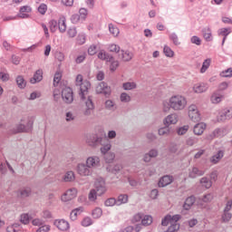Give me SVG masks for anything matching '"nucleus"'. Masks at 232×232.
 Instances as JSON below:
<instances>
[{
    "label": "nucleus",
    "instance_id": "nucleus-32",
    "mask_svg": "<svg viewBox=\"0 0 232 232\" xmlns=\"http://www.w3.org/2000/svg\"><path fill=\"white\" fill-rule=\"evenodd\" d=\"M200 184L201 186H203V188H206V189H209V188H211V186H213V182L209 179H208V178H202L200 179Z\"/></svg>",
    "mask_w": 232,
    "mask_h": 232
},
{
    "label": "nucleus",
    "instance_id": "nucleus-59",
    "mask_svg": "<svg viewBox=\"0 0 232 232\" xmlns=\"http://www.w3.org/2000/svg\"><path fill=\"white\" fill-rule=\"evenodd\" d=\"M105 108L107 110H115V102H113V101H111V100L106 101Z\"/></svg>",
    "mask_w": 232,
    "mask_h": 232
},
{
    "label": "nucleus",
    "instance_id": "nucleus-53",
    "mask_svg": "<svg viewBox=\"0 0 232 232\" xmlns=\"http://www.w3.org/2000/svg\"><path fill=\"white\" fill-rule=\"evenodd\" d=\"M48 11V5H46V4H41L38 7V12L39 14H41L42 15H44V14H46V12Z\"/></svg>",
    "mask_w": 232,
    "mask_h": 232
},
{
    "label": "nucleus",
    "instance_id": "nucleus-52",
    "mask_svg": "<svg viewBox=\"0 0 232 232\" xmlns=\"http://www.w3.org/2000/svg\"><path fill=\"white\" fill-rule=\"evenodd\" d=\"M20 221L24 225L30 224V216H28V214H22L20 217Z\"/></svg>",
    "mask_w": 232,
    "mask_h": 232
},
{
    "label": "nucleus",
    "instance_id": "nucleus-33",
    "mask_svg": "<svg viewBox=\"0 0 232 232\" xmlns=\"http://www.w3.org/2000/svg\"><path fill=\"white\" fill-rule=\"evenodd\" d=\"M16 83L18 88H26V81L24 80V77L23 76H17L16 77Z\"/></svg>",
    "mask_w": 232,
    "mask_h": 232
},
{
    "label": "nucleus",
    "instance_id": "nucleus-1",
    "mask_svg": "<svg viewBox=\"0 0 232 232\" xmlns=\"http://www.w3.org/2000/svg\"><path fill=\"white\" fill-rule=\"evenodd\" d=\"M76 86H80L79 96L82 101L84 102L83 115H92L93 113L94 106L92 97L88 93L91 84L88 81H83L82 75L78 74L76 76Z\"/></svg>",
    "mask_w": 232,
    "mask_h": 232
},
{
    "label": "nucleus",
    "instance_id": "nucleus-64",
    "mask_svg": "<svg viewBox=\"0 0 232 232\" xmlns=\"http://www.w3.org/2000/svg\"><path fill=\"white\" fill-rule=\"evenodd\" d=\"M88 53L90 55H95V53H97V46L96 45H91L88 48Z\"/></svg>",
    "mask_w": 232,
    "mask_h": 232
},
{
    "label": "nucleus",
    "instance_id": "nucleus-48",
    "mask_svg": "<svg viewBox=\"0 0 232 232\" xmlns=\"http://www.w3.org/2000/svg\"><path fill=\"white\" fill-rule=\"evenodd\" d=\"M61 79H63V74L60 72H55L54 78H53V85L57 86V84L61 82Z\"/></svg>",
    "mask_w": 232,
    "mask_h": 232
},
{
    "label": "nucleus",
    "instance_id": "nucleus-14",
    "mask_svg": "<svg viewBox=\"0 0 232 232\" xmlns=\"http://www.w3.org/2000/svg\"><path fill=\"white\" fill-rule=\"evenodd\" d=\"M119 57L124 63H130L133 59V53L130 51L121 50L119 53Z\"/></svg>",
    "mask_w": 232,
    "mask_h": 232
},
{
    "label": "nucleus",
    "instance_id": "nucleus-63",
    "mask_svg": "<svg viewBox=\"0 0 232 232\" xmlns=\"http://www.w3.org/2000/svg\"><path fill=\"white\" fill-rule=\"evenodd\" d=\"M51 229L50 225H44L42 227H40L36 232H49Z\"/></svg>",
    "mask_w": 232,
    "mask_h": 232
},
{
    "label": "nucleus",
    "instance_id": "nucleus-45",
    "mask_svg": "<svg viewBox=\"0 0 232 232\" xmlns=\"http://www.w3.org/2000/svg\"><path fill=\"white\" fill-rule=\"evenodd\" d=\"M109 32H111V34L114 35V37H117V35H119L120 34L119 28L111 24H109Z\"/></svg>",
    "mask_w": 232,
    "mask_h": 232
},
{
    "label": "nucleus",
    "instance_id": "nucleus-20",
    "mask_svg": "<svg viewBox=\"0 0 232 232\" xmlns=\"http://www.w3.org/2000/svg\"><path fill=\"white\" fill-rule=\"evenodd\" d=\"M204 175V171L198 169L197 167H193L188 170V177L190 179H197V177H202Z\"/></svg>",
    "mask_w": 232,
    "mask_h": 232
},
{
    "label": "nucleus",
    "instance_id": "nucleus-23",
    "mask_svg": "<svg viewBox=\"0 0 232 232\" xmlns=\"http://www.w3.org/2000/svg\"><path fill=\"white\" fill-rule=\"evenodd\" d=\"M224 99V95L218 92H214L210 98L212 104H218L219 102H222V100Z\"/></svg>",
    "mask_w": 232,
    "mask_h": 232
},
{
    "label": "nucleus",
    "instance_id": "nucleus-38",
    "mask_svg": "<svg viewBox=\"0 0 232 232\" xmlns=\"http://www.w3.org/2000/svg\"><path fill=\"white\" fill-rule=\"evenodd\" d=\"M32 190L30 188H23L18 191V197L24 198V197H30Z\"/></svg>",
    "mask_w": 232,
    "mask_h": 232
},
{
    "label": "nucleus",
    "instance_id": "nucleus-16",
    "mask_svg": "<svg viewBox=\"0 0 232 232\" xmlns=\"http://www.w3.org/2000/svg\"><path fill=\"white\" fill-rule=\"evenodd\" d=\"M96 142H99L100 144H104V142H107V144L101 149V151L103 153V155H106V153L111 150V145L110 144V140H108L107 138L98 139Z\"/></svg>",
    "mask_w": 232,
    "mask_h": 232
},
{
    "label": "nucleus",
    "instance_id": "nucleus-58",
    "mask_svg": "<svg viewBox=\"0 0 232 232\" xmlns=\"http://www.w3.org/2000/svg\"><path fill=\"white\" fill-rule=\"evenodd\" d=\"M142 217L143 216L140 213L134 215L131 218L132 224H137V222H140V220H142Z\"/></svg>",
    "mask_w": 232,
    "mask_h": 232
},
{
    "label": "nucleus",
    "instance_id": "nucleus-13",
    "mask_svg": "<svg viewBox=\"0 0 232 232\" xmlns=\"http://www.w3.org/2000/svg\"><path fill=\"white\" fill-rule=\"evenodd\" d=\"M18 16L21 19H28L30 17L29 14H32V7L30 5H24L20 8Z\"/></svg>",
    "mask_w": 232,
    "mask_h": 232
},
{
    "label": "nucleus",
    "instance_id": "nucleus-50",
    "mask_svg": "<svg viewBox=\"0 0 232 232\" xmlns=\"http://www.w3.org/2000/svg\"><path fill=\"white\" fill-rule=\"evenodd\" d=\"M92 224H93L92 218L87 217L82 220V226H83V227H88L89 226H92Z\"/></svg>",
    "mask_w": 232,
    "mask_h": 232
},
{
    "label": "nucleus",
    "instance_id": "nucleus-24",
    "mask_svg": "<svg viewBox=\"0 0 232 232\" xmlns=\"http://www.w3.org/2000/svg\"><path fill=\"white\" fill-rule=\"evenodd\" d=\"M195 204V197H189L185 200L183 205L184 209H191V206Z\"/></svg>",
    "mask_w": 232,
    "mask_h": 232
},
{
    "label": "nucleus",
    "instance_id": "nucleus-41",
    "mask_svg": "<svg viewBox=\"0 0 232 232\" xmlns=\"http://www.w3.org/2000/svg\"><path fill=\"white\" fill-rule=\"evenodd\" d=\"M76 118H77V116L72 111H67L65 113V121L67 122H72V121H75Z\"/></svg>",
    "mask_w": 232,
    "mask_h": 232
},
{
    "label": "nucleus",
    "instance_id": "nucleus-10",
    "mask_svg": "<svg viewBox=\"0 0 232 232\" xmlns=\"http://www.w3.org/2000/svg\"><path fill=\"white\" fill-rule=\"evenodd\" d=\"M75 197H77V188H70L62 196V200L63 202H70Z\"/></svg>",
    "mask_w": 232,
    "mask_h": 232
},
{
    "label": "nucleus",
    "instance_id": "nucleus-27",
    "mask_svg": "<svg viewBox=\"0 0 232 232\" xmlns=\"http://www.w3.org/2000/svg\"><path fill=\"white\" fill-rule=\"evenodd\" d=\"M211 200H213V195L207 194L199 199V204L200 206H204V204H208V202H211Z\"/></svg>",
    "mask_w": 232,
    "mask_h": 232
},
{
    "label": "nucleus",
    "instance_id": "nucleus-6",
    "mask_svg": "<svg viewBox=\"0 0 232 232\" xmlns=\"http://www.w3.org/2000/svg\"><path fill=\"white\" fill-rule=\"evenodd\" d=\"M96 92L102 93L108 97L111 94V88L108 86V83L102 82L96 86Z\"/></svg>",
    "mask_w": 232,
    "mask_h": 232
},
{
    "label": "nucleus",
    "instance_id": "nucleus-61",
    "mask_svg": "<svg viewBox=\"0 0 232 232\" xmlns=\"http://www.w3.org/2000/svg\"><path fill=\"white\" fill-rule=\"evenodd\" d=\"M67 34L69 35V37L73 38L75 37V35H77V29L75 27H71L68 31H67Z\"/></svg>",
    "mask_w": 232,
    "mask_h": 232
},
{
    "label": "nucleus",
    "instance_id": "nucleus-44",
    "mask_svg": "<svg viewBox=\"0 0 232 232\" xmlns=\"http://www.w3.org/2000/svg\"><path fill=\"white\" fill-rule=\"evenodd\" d=\"M116 202L118 206H121V204H126V202H128V195L126 194L120 195Z\"/></svg>",
    "mask_w": 232,
    "mask_h": 232
},
{
    "label": "nucleus",
    "instance_id": "nucleus-19",
    "mask_svg": "<svg viewBox=\"0 0 232 232\" xmlns=\"http://www.w3.org/2000/svg\"><path fill=\"white\" fill-rule=\"evenodd\" d=\"M58 30L60 34H64L66 32V17L65 16H60L58 19Z\"/></svg>",
    "mask_w": 232,
    "mask_h": 232
},
{
    "label": "nucleus",
    "instance_id": "nucleus-62",
    "mask_svg": "<svg viewBox=\"0 0 232 232\" xmlns=\"http://www.w3.org/2000/svg\"><path fill=\"white\" fill-rule=\"evenodd\" d=\"M104 159H105L106 162L110 163L113 160V159H115V154L114 153H107V154H105Z\"/></svg>",
    "mask_w": 232,
    "mask_h": 232
},
{
    "label": "nucleus",
    "instance_id": "nucleus-4",
    "mask_svg": "<svg viewBox=\"0 0 232 232\" xmlns=\"http://www.w3.org/2000/svg\"><path fill=\"white\" fill-rule=\"evenodd\" d=\"M62 99L66 104H72L73 102V91L70 87H65L62 91Z\"/></svg>",
    "mask_w": 232,
    "mask_h": 232
},
{
    "label": "nucleus",
    "instance_id": "nucleus-25",
    "mask_svg": "<svg viewBox=\"0 0 232 232\" xmlns=\"http://www.w3.org/2000/svg\"><path fill=\"white\" fill-rule=\"evenodd\" d=\"M63 180L64 182H73L75 180V173L72 170L67 171L63 177Z\"/></svg>",
    "mask_w": 232,
    "mask_h": 232
},
{
    "label": "nucleus",
    "instance_id": "nucleus-5",
    "mask_svg": "<svg viewBox=\"0 0 232 232\" xmlns=\"http://www.w3.org/2000/svg\"><path fill=\"white\" fill-rule=\"evenodd\" d=\"M94 187L98 197H102V195H104V193L107 191L106 181H104L102 179H97L95 181Z\"/></svg>",
    "mask_w": 232,
    "mask_h": 232
},
{
    "label": "nucleus",
    "instance_id": "nucleus-18",
    "mask_svg": "<svg viewBox=\"0 0 232 232\" xmlns=\"http://www.w3.org/2000/svg\"><path fill=\"white\" fill-rule=\"evenodd\" d=\"M173 182V177L171 176H163L159 181L160 188H166V186H169Z\"/></svg>",
    "mask_w": 232,
    "mask_h": 232
},
{
    "label": "nucleus",
    "instance_id": "nucleus-54",
    "mask_svg": "<svg viewBox=\"0 0 232 232\" xmlns=\"http://www.w3.org/2000/svg\"><path fill=\"white\" fill-rule=\"evenodd\" d=\"M115 204H117V199H115L114 198H108L105 201V206L107 208H111V207L115 206Z\"/></svg>",
    "mask_w": 232,
    "mask_h": 232
},
{
    "label": "nucleus",
    "instance_id": "nucleus-56",
    "mask_svg": "<svg viewBox=\"0 0 232 232\" xmlns=\"http://www.w3.org/2000/svg\"><path fill=\"white\" fill-rule=\"evenodd\" d=\"M121 102H130V101H131V97L130 94L123 92L121 94Z\"/></svg>",
    "mask_w": 232,
    "mask_h": 232
},
{
    "label": "nucleus",
    "instance_id": "nucleus-26",
    "mask_svg": "<svg viewBox=\"0 0 232 232\" xmlns=\"http://www.w3.org/2000/svg\"><path fill=\"white\" fill-rule=\"evenodd\" d=\"M222 157H224V152L222 150H219L210 159V161L212 162V164H218V162H220Z\"/></svg>",
    "mask_w": 232,
    "mask_h": 232
},
{
    "label": "nucleus",
    "instance_id": "nucleus-30",
    "mask_svg": "<svg viewBox=\"0 0 232 232\" xmlns=\"http://www.w3.org/2000/svg\"><path fill=\"white\" fill-rule=\"evenodd\" d=\"M122 88L126 91L135 90V88H137V83L135 82H127L122 84Z\"/></svg>",
    "mask_w": 232,
    "mask_h": 232
},
{
    "label": "nucleus",
    "instance_id": "nucleus-34",
    "mask_svg": "<svg viewBox=\"0 0 232 232\" xmlns=\"http://www.w3.org/2000/svg\"><path fill=\"white\" fill-rule=\"evenodd\" d=\"M189 131V125H183L177 129L178 135H186Z\"/></svg>",
    "mask_w": 232,
    "mask_h": 232
},
{
    "label": "nucleus",
    "instance_id": "nucleus-36",
    "mask_svg": "<svg viewBox=\"0 0 232 232\" xmlns=\"http://www.w3.org/2000/svg\"><path fill=\"white\" fill-rule=\"evenodd\" d=\"M49 28L53 34H55V32H57V28H59L57 20H51L49 22Z\"/></svg>",
    "mask_w": 232,
    "mask_h": 232
},
{
    "label": "nucleus",
    "instance_id": "nucleus-37",
    "mask_svg": "<svg viewBox=\"0 0 232 232\" xmlns=\"http://www.w3.org/2000/svg\"><path fill=\"white\" fill-rule=\"evenodd\" d=\"M227 133V130L224 128L217 129L213 131L214 137H224Z\"/></svg>",
    "mask_w": 232,
    "mask_h": 232
},
{
    "label": "nucleus",
    "instance_id": "nucleus-55",
    "mask_svg": "<svg viewBox=\"0 0 232 232\" xmlns=\"http://www.w3.org/2000/svg\"><path fill=\"white\" fill-rule=\"evenodd\" d=\"M220 77H232V68H228L223 72H220Z\"/></svg>",
    "mask_w": 232,
    "mask_h": 232
},
{
    "label": "nucleus",
    "instance_id": "nucleus-35",
    "mask_svg": "<svg viewBox=\"0 0 232 232\" xmlns=\"http://www.w3.org/2000/svg\"><path fill=\"white\" fill-rule=\"evenodd\" d=\"M157 155H158L157 150H152L150 151L149 154H146V155L144 156L143 160H144L145 162H150V159H153V157H157Z\"/></svg>",
    "mask_w": 232,
    "mask_h": 232
},
{
    "label": "nucleus",
    "instance_id": "nucleus-7",
    "mask_svg": "<svg viewBox=\"0 0 232 232\" xmlns=\"http://www.w3.org/2000/svg\"><path fill=\"white\" fill-rule=\"evenodd\" d=\"M188 117L194 122L200 121V112H198V108H197L196 105H190L188 107Z\"/></svg>",
    "mask_w": 232,
    "mask_h": 232
},
{
    "label": "nucleus",
    "instance_id": "nucleus-15",
    "mask_svg": "<svg viewBox=\"0 0 232 232\" xmlns=\"http://www.w3.org/2000/svg\"><path fill=\"white\" fill-rule=\"evenodd\" d=\"M208 83L200 82V83H196L193 86V92L194 93H204L208 92Z\"/></svg>",
    "mask_w": 232,
    "mask_h": 232
},
{
    "label": "nucleus",
    "instance_id": "nucleus-31",
    "mask_svg": "<svg viewBox=\"0 0 232 232\" xmlns=\"http://www.w3.org/2000/svg\"><path fill=\"white\" fill-rule=\"evenodd\" d=\"M229 34H231V31L227 28H221L218 30V35H222L223 38V44L224 43H226V39L227 37V35H229Z\"/></svg>",
    "mask_w": 232,
    "mask_h": 232
},
{
    "label": "nucleus",
    "instance_id": "nucleus-51",
    "mask_svg": "<svg viewBox=\"0 0 232 232\" xmlns=\"http://www.w3.org/2000/svg\"><path fill=\"white\" fill-rule=\"evenodd\" d=\"M76 43L79 45H82L84 44V43H86V35L84 34H79L76 38Z\"/></svg>",
    "mask_w": 232,
    "mask_h": 232
},
{
    "label": "nucleus",
    "instance_id": "nucleus-43",
    "mask_svg": "<svg viewBox=\"0 0 232 232\" xmlns=\"http://www.w3.org/2000/svg\"><path fill=\"white\" fill-rule=\"evenodd\" d=\"M92 216L93 218H101L102 217V208H96L92 210Z\"/></svg>",
    "mask_w": 232,
    "mask_h": 232
},
{
    "label": "nucleus",
    "instance_id": "nucleus-12",
    "mask_svg": "<svg viewBox=\"0 0 232 232\" xmlns=\"http://www.w3.org/2000/svg\"><path fill=\"white\" fill-rule=\"evenodd\" d=\"M54 226L59 231H68V229H70V223L64 219L54 220Z\"/></svg>",
    "mask_w": 232,
    "mask_h": 232
},
{
    "label": "nucleus",
    "instance_id": "nucleus-3",
    "mask_svg": "<svg viewBox=\"0 0 232 232\" xmlns=\"http://www.w3.org/2000/svg\"><path fill=\"white\" fill-rule=\"evenodd\" d=\"M229 119H232V108L223 109L222 111H218V122H224V121H229Z\"/></svg>",
    "mask_w": 232,
    "mask_h": 232
},
{
    "label": "nucleus",
    "instance_id": "nucleus-42",
    "mask_svg": "<svg viewBox=\"0 0 232 232\" xmlns=\"http://www.w3.org/2000/svg\"><path fill=\"white\" fill-rule=\"evenodd\" d=\"M203 37L208 42L212 41L211 29L210 28H206V29L203 30Z\"/></svg>",
    "mask_w": 232,
    "mask_h": 232
},
{
    "label": "nucleus",
    "instance_id": "nucleus-28",
    "mask_svg": "<svg viewBox=\"0 0 232 232\" xmlns=\"http://www.w3.org/2000/svg\"><path fill=\"white\" fill-rule=\"evenodd\" d=\"M142 226H151L153 224V218L150 215L141 218Z\"/></svg>",
    "mask_w": 232,
    "mask_h": 232
},
{
    "label": "nucleus",
    "instance_id": "nucleus-39",
    "mask_svg": "<svg viewBox=\"0 0 232 232\" xmlns=\"http://www.w3.org/2000/svg\"><path fill=\"white\" fill-rule=\"evenodd\" d=\"M82 211H83L82 208H78L73 209L71 212L72 220H76L77 219V215H81Z\"/></svg>",
    "mask_w": 232,
    "mask_h": 232
},
{
    "label": "nucleus",
    "instance_id": "nucleus-21",
    "mask_svg": "<svg viewBox=\"0 0 232 232\" xmlns=\"http://www.w3.org/2000/svg\"><path fill=\"white\" fill-rule=\"evenodd\" d=\"M43 81V70L39 69L35 72L34 77L30 80L32 84H35V82H41Z\"/></svg>",
    "mask_w": 232,
    "mask_h": 232
},
{
    "label": "nucleus",
    "instance_id": "nucleus-17",
    "mask_svg": "<svg viewBox=\"0 0 232 232\" xmlns=\"http://www.w3.org/2000/svg\"><path fill=\"white\" fill-rule=\"evenodd\" d=\"M207 125L204 122H199L194 126L193 131L196 135L200 136L206 131Z\"/></svg>",
    "mask_w": 232,
    "mask_h": 232
},
{
    "label": "nucleus",
    "instance_id": "nucleus-57",
    "mask_svg": "<svg viewBox=\"0 0 232 232\" xmlns=\"http://www.w3.org/2000/svg\"><path fill=\"white\" fill-rule=\"evenodd\" d=\"M221 218L223 222H229V220L232 218V215L229 212L224 211Z\"/></svg>",
    "mask_w": 232,
    "mask_h": 232
},
{
    "label": "nucleus",
    "instance_id": "nucleus-29",
    "mask_svg": "<svg viewBox=\"0 0 232 232\" xmlns=\"http://www.w3.org/2000/svg\"><path fill=\"white\" fill-rule=\"evenodd\" d=\"M209 66H211V58L206 59L203 62L202 67L200 69V72L201 73H206V72H208V69L209 68Z\"/></svg>",
    "mask_w": 232,
    "mask_h": 232
},
{
    "label": "nucleus",
    "instance_id": "nucleus-11",
    "mask_svg": "<svg viewBox=\"0 0 232 232\" xmlns=\"http://www.w3.org/2000/svg\"><path fill=\"white\" fill-rule=\"evenodd\" d=\"M87 168H99L101 166V159L98 156H91L86 160Z\"/></svg>",
    "mask_w": 232,
    "mask_h": 232
},
{
    "label": "nucleus",
    "instance_id": "nucleus-49",
    "mask_svg": "<svg viewBox=\"0 0 232 232\" xmlns=\"http://www.w3.org/2000/svg\"><path fill=\"white\" fill-rule=\"evenodd\" d=\"M169 126L162 127L158 130L159 135H169Z\"/></svg>",
    "mask_w": 232,
    "mask_h": 232
},
{
    "label": "nucleus",
    "instance_id": "nucleus-60",
    "mask_svg": "<svg viewBox=\"0 0 232 232\" xmlns=\"http://www.w3.org/2000/svg\"><path fill=\"white\" fill-rule=\"evenodd\" d=\"M110 52H114L115 53H119L121 52V47L115 44H112L109 46Z\"/></svg>",
    "mask_w": 232,
    "mask_h": 232
},
{
    "label": "nucleus",
    "instance_id": "nucleus-47",
    "mask_svg": "<svg viewBox=\"0 0 232 232\" xmlns=\"http://www.w3.org/2000/svg\"><path fill=\"white\" fill-rule=\"evenodd\" d=\"M163 52L166 55V57H173L175 55V52L169 48V46H165L163 49Z\"/></svg>",
    "mask_w": 232,
    "mask_h": 232
},
{
    "label": "nucleus",
    "instance_id": "nucleus-46",
    "mask_svg": "<svg viewBox=\"0 0 232 232\" xmlns=\"http://www.w3.org/2000/svg\"><path fill=\"white\" fill-rule=\"evenodd\" d=\"M109 63H111V65H110L111 72H115V70L119 68V61L115 60L113 57H112V61Z\"/></svg>",
    "mask_w": 232,
    "mask_h": 232
},
{
    "label": "nucleus",
    "instance_id": "nucleus-40",
    "mask_svg": "<svg viewBox=\"0 0 232 232\" xmlns=\"http://www.w3.org/2000/svg\"><path fill=\"white\" fill-rule=\"evenodd\" d=\"M97 197H99V195L97 194V190H95V188L91 189L88 198L91 202H95V200H97Z\"/></svg>",
    "mask_w": 232,
    "mask_h": 232
},
{
    "label": "nucleus",
    "instance_id": "nucleus-9",
    "mask_svg": "<svg viewBox=\"0 0 232 232\" xmlns=\"http://www.w3.org/2000/svg\"><path fill=\"white\" fill-rule=\"evenodd\" d=\"M77 173L78 175H81V177H90V175H92L90 167H88V165H85L84 163L78 164Z\"/></svg>",
    "mask_w": 232,
    "mask_h": 232
},
{
    "label": "nucleus",
    "instance_id": "nucleus-2",
    "mask_svg": "<svg viewBox=\"0 0 232 232\" xmlns=\"http://www.w3.org/2000/svg\"><path fill=\"white\" fill-rule=\"evenodd\" d=\"M187 106L188 100L180 94H174L162 102V110L164 113H169L171 110L174 111H182L186 110Z\"/></svg>",
    "mask_w": 232,
    "mask_h": 232
},
{
    "label": "nucleus",
    "instance_id": "nucleus-22",
    "mask_svg": "<svg viewBox=\"0 0 232 232\" xmlns=\"http://www.w3.org/2000/svg\"><path fill=\"white\" fill-rule=\"evenodd\" d=\"M98 59H101V61H106L108 63L113 61V56H111L108 53H106V51L101 50L98 53Z\"/></svg>",
    "mask_w": 232,
    "mask_h": 232
},
{
    "label": "nucleus",
    "instance_id": "nucleus-8",
    "mask_svg": "<svg viewBox=\"0 0 232 232\" xmlns=\"http://www.w3.org/2000/svg\"><path fill=\"white\" fill-rule=\"evenodd\" d=\"M179 122V114L176 112L169 114L164 120H163V124L165 126H171L175 125Z\"/></svg>",
    "mask_w": 232,
    "mask_h": 232
}]
</instances>
